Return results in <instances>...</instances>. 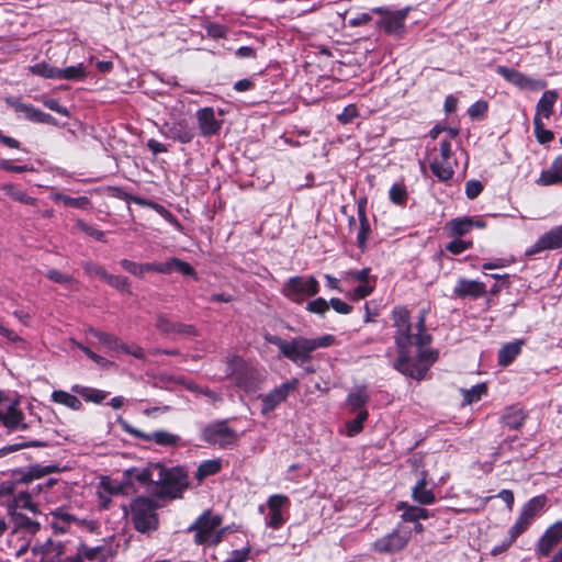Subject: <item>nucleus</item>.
Returning <instances> with one entry per match:
<instances>
[{"label": "nucleus", "instance_id": "nucleus-51", "mask_svg": "<svg viewBox=\"0 0 562 562\" xmlns=\"http://www.w3.org/2000/svg\"><path fill=\"white\" fill-rule=\"evenodd\" d=\"M7 103L13 108L16 112L24 113L25 117L31 120L33 119L34 114L36 113L37 109L33 108L31 104L22 103L16 98H8Z\"/></svg>", "mask_w": 562, "mask_h": 562}, {"label": "nucleus", "instance_id": "nucleus-15", "mask_svg": "<svg viewBox=\"0 0 562 562\" xmlns=\"http://www.w3.org/2000/svg\"><path fill=\"white\" fill-rule=\"evenodd\" d=\"M397 351L398 358L394 364L395 369L413 379L422 380L428 370V366H424L419 361L412 359L409 357V348H403Z\"/></svg>", "mask_w": 562, "mask_h": 562}, {"label": "nucleus", "instance_id": "nucleus-54", "mask_svg": "<svg viewBox=\"0 0 562 562\" xmlns=\"http://www.w3.org/2000/svg\"><path fill=\"white\" fill-rule=\"evenodd\" d=\"M328 310H329V303L323 297H317L313 301H310L306 305L307 312H310L312 314L319 315V316L325 315V313Z\"/></svg>", "mask_w": 562, "mask_h": 562}, {"label": "nucleus", "instance_id": "nucleus-61", "mask_svg": "<svg viewBox=\"0 0 562 562\" xmlns=\"http://www.w3.org/2000/svg\"><path fill=\"white\" fill-rule=\"evenodd\" d=\"M488 104L486 101L480 100L473 103L469 110L468 114L472 120L479 119L487 112Z\"/></svg>", "mask_w": 562, "mask_h": 562}, {"label": "nucleus", "instance_id": "nucleus-48", "mask_svg": "<svg viewBox=\"0 0 562 562\" xmlns=\"http://www.w3.org/2000/svg\"><path fill=\"white\" fill-rule=\"evenodd\" d=\"M533 132L540 144H547L554 137L553 133L544 127V123L541 117H533Z\"/></svg>", "mask_w": 562, "mask_h": 562}, {"label": "nucleus", "instance_id": "nucleus-4", "mask_svg": "<svg viewBox=\"0 0 562 562\" xmlns=\"http://www.w3.org/2000/svg\"><path fill=\"white\" fill-rule=\"evenodd\" d=\"M222 518L212 515L210 510L201 515L189 531H194V542L203 546H217L224 536L225 530L221 529Z\"/></svg>", "mask_w": 562, "mask_h": 562}, {"label": "nucleus", "instance_id": "nucleus-27", "mask_svg": "<svg viewBox=\"0 0 562 562\" xmlns=\"http://www.w3.org/2000/svg\"><path fill=\"white\" fill-rule=\"evenodd\" d=\"M557 99L558 93L555 91H546L537 103L535 117L549 119L553 113Z\"/></svg>", "mask_w": 562, "mask_h": 562}, {"label": "nucleus", "instance_id": "nucleus-63", "mask_svg": "<svg viewBox=\"0 0 562 562\" xmlns=\"http://www.w3.org/2000/svg\"><path fill=\"white\" fill-rule=\"evenodd\" d=\"M472 246L471 241H464L462 239H454L447 244L446 249L453 255H459Z\"/></svg>", "mask_w": 562, "mask_h": 562}, {"label": "nucleus", "instance_id": "nucleus-40", "mask_svg": "<svg viewBox=\"0 0 562 562\" xmlns=\"http://www.w3.org/2000/svg\"><path fill=\"white\" fill-rule=\"evenodd\" d=\"M0 189L12 198L15 201H19L24 204L34 205L36 203V199L27 195V193L21 189H19L13 183H3Z\"/></svg>", "mask_w": 562, "mask_h": 562}, {"label": "nucleus", "instance_id": "nucleus-37", "mask_svg": "<svg viewBox=\"0 0 562 562\" xmlns=\"http://www.w3.org/2000/svg\"><path fill=\"white\" fill-rule=\"evenodd\" d=\"M72 391L83 397L87 402H93L97 404L104 401L108 396V392L105 391L81 385H74Z\"/></svg>", "mask_w": 562, "mask_h": 562}, {"label": "nucleus", "instance_id": "nucleus-60", "mask_svg": "<svg viewBox=\"0 0 562 562\" xmlns=\"http://www.w3.org/2000/svg\"><path fill=\"white\" fill-rule=\"evenodd\" d=\"M120 265L128 273H131V274H133L135 277H138V278H143L144 277L142 263H138V262H135V261H132V260H128V259H122L120 261Z\"/></svg>", "mask_w": 562, "mask_h": 562}, {"label": "nucleus", "instance_id": "nucleus-44", "mask_svg": "<svg viewBox=\"0 0 562 562\" xmlns=\"http://www.w3.org/2000/svg\"><path fill=\"white\" fill-rule=\"evenodd\" d=\"M222 462L221 460H206L203 461L195 473V477L198 481H203L207 476L214 475L221 471Z\"/></svg>", "mask_w": 562, "mask_h": 562}, {"label": "nucleus", "instance_id": "nucleus-1", "mask_svg": "<svg viewBox=\"0 0 562 562\" xmlns=\"http://www.w3.org/2000/svg\"><path fill=\"white\" fill-rule=\"evenodd\" d=\"M267 342L278 347L280 353L296 364H304L312 360V353L321 348H328L336 344V337L326 334L315 338L304 336L293 337L291 340L282 339L276 335H266Z\"/></svg>", "mask_w": 562, "mask_h": 562}, {"label": "nucleus", "instance_id": "nucleus-26", "mask_svg": "<svg viewBox=\"0 0 562 562\" xmlns=\"http://www.w3.org/2000/svg\"><path fill=\"white\" fill-rule=\"evenodd\" d=\"M56 470L54 465H32L26 471H19L14 474L16 483H30L33 480L40 479L46 474H49Z\"/></svg>", "mask_w": 562, "mask_h": 562}, {"label": "nucleus", "instance_id": "nucleus-50", "mask_svg": "<svg viewBox=\"0 0 562 562\" xmlns=\"http://www.w3.org/2000/svg\"><path fill=\"white\" fill-rule=\"evenodd\" d=\"M7 103L13 108L16 112L24 113L25 117L31 120L33 119L34 114L36 113L37 109L33 108L31 104L22 103L16 98H8Z\"/></svg>", "mask_w": 562, "mask_h": 562}, {"label": "nucleus", "instance_id": "nucleus-12", "mask_svg": "<svg viewBox=\"0 0 562 562\" xmlns=\"http://www.w3.org/2000/svg\"><path fill=\"white\" fill-rule=\"evenodd\" d=\"M268 514L266 525L272 529H279L285 521L283 510L290 507V499L282 494L271 495L267 501Z\"/></svg>", "mask_w": 562, "mask_h": 562}, {"label": "nucleus", "instance_id": "nucleus-19", "mask_svg": "<svg viewBox=\"0 0 562 562\" xmlns=\"http://www.w3.org/2000/svg\"><path fill=\"white\" fill-rule=\"evenodd\" d=\"M156 327L160 333L166 334V335H170V334L184 335V336L196 335V329L193 325L171 322L165 315L157 316Z\"/></svg>", "mask_w": 562, "mask_h": 562}, {"label": "nucleus", "instance_id": "nucleus-11", "mask_svg": "<svg viewBox=\"0 0 562 562\" xmlns=\"http://www.w3.org/2000/svg\"><path fill=\"white\" fill-rule=\"evenodd\" d=\"M113 555V550L108 544L89 547L79 543L74 555L66 558V562H106Z\"/></svg>", "mask_w": 562, "mask_h": 562}, {"label": "nucleus", "instance_id": "nucleus-25", "mask_svg": "<svg viewBox=\"0 0 562 562\" xmlns=\"http://www.w3.org/2000/svg\"><path fill=\"white\" fill-rule=\"evenodd\" d=\"M23 419L24 415L16 404H11L3 413L2 424L9 431L24 430L27 428V424L23 423Z\"/></svg>", "mask_w": 562, "mask_h": 562}, {"label": "nucleus", "instance_id": "nucleus-35", "mask_svg": "<svg viewBox=\"0 0 562 562\" xmlns=\"http://www.w3.org/2000/svg\"><path fill=\"white\" fill-rule=\"evenodd\" d=\"M404 20H405V13L398 11L394 14H390V15L385 16L381 21V25L386 33L397 34L404 27Z\"/></svg>", "mask_w": 562, "mask_h": 562}, {"label": "nucleus", "instance_id": "nucleus-62", "mask_svg": "<svg viewBox=\"0 0 562 562\" xmlns=\"http://www.w3.org/2000/svg\"><path fill=\"white\" fill-rule=\"evenodd\" d=\"M482 191H483V184L479 180L472 179L465 183V194H467L468 199H470V200L477 198Z\"/></svg>", "mask_w": 562, "mask_h": 562}, {"label": "nucleus", "instance_id": "nucleus-53", "mask_svg": "<svg viewBox=\"0 0 562 562\" xmlns=\"http://www.w3.org/2000/svg\"><path fill=\"white\" fill-rule=\"evenodd\" d=\"M390 200L398 205H403L407 200V192L404 184L394 183L390 189Z\"/></svg>", "mask_w": 562, "mask_h": 562}, {"label": "nucleus", "instance_id": "nucleus-55", "mask_svg": "<svg viewBox=\"0 0 562 562\" xmlns=\"http://www.w3.org/2000/svg\"><path fill=\"white\" fill-rule=\"evenodd\" d=\"M486 393L485 384H476L472 386L470 390L464 392V401L467 403H473L480 401L482 395Z\"/></svg>", "mask_w": 562, "mask_h": 562}, {"label": "nucleus", "instance_id": "nucleus-41", "mask_svg": "<svg viewBox=\"0 0 562 562\" xmlns=\"http://www.w3.org/2000/svg\"><path fill=\"white\" fill-rule=\"evenodd\" d=\"M525 420L524 412L518 407H509L502 416V422L510 429H518Z\"/></svg>", "mask_w": 562, "mask_h": 562}, {"label": "nucleus", "instance_id": "nucleus-34", "mask_svg": "<svg viewBox=\"0 0 562 562\" xmlns=\"http://www.w3.org/2000/svg\"><path fill=\"white\" fill-rule=\"evenodd\" d=\"M398 508L403 509L402 518L405 521L417 522L419 519H427L430 517L429 512L423 507L401 503Z\"/></svg>", "mask_w": 562, "mask_h": 562}, {"label": "nucleus", "instance_id": "nucleus-45", "mask_svg": "<svg viewBox=\"0 0 562 562\" xmlns=\"http://www.w3.org/2000/svg\"><path fill=\"white\" fill-rule=\"evenodd\" d=\"M16 508L29 509L31 512H36V506L31 499V495L27 492H20L14 497L13 503L9 505L10 514L12 512H16Z\"/></svg>", "mask_w": 562, "mask_h": 562}, {"label": "nucleus", "instance_id": "nucleus-32", "mask_svg": "<svg viewBox=\"0 0 562 562\" xmlns=\"http://www.w3.org/2000/svg\"><path fill=\"white\" fill-rule=\"evenodd\" d=\"M89 333L110 350H122L124 342L117 336L94 328H89Z\"/></svg>", "mask_w": 562, "mask_h": 562}, {"label": "nucleus", "instance_id": "nucleus-46", "mask_svg": "<svg viewBox=\"0 0 562 562\" xmlns=\"http://www.w3.org/2000/svg\"><path fill=\"white\" fill-rule=\"evenodd\" d=\"M29 70L36 76L49 79H58V68L53 67L49 64L42 61L30 66Z\"/></svg>", "mask_w": 562, "mask_h": 562}, {"label": "nucleus", "instance_id": "nucleus-57", "mask_svg": "<svg viewBox=\"0 0 562 562\" xmlns=\"http://www.w3.org/2000/svg\"><path fill=\"white\" fill-rule=\"evenodd\" d=\"M204 29L206 35L212 38H224L227 34V27L218 23H207Z\"/></svg>", "mask_w": 562, "mask_h": 562}, {"label": "nucleus", "instance_id": "nucleus-20", "mask_svg": "<svg viewBox=\"0 0 562 562\" xmlns=\"http://www.w3.org/2000/svg\"><path fill=\"white\" fill-rule=\"evenodd\" d=\"M486 293V286L483 282L476 280L459 279L454 289L453 294L457 297H472L477 299Z\"/></svg>", "mask_w": 562, "mask_h": 562}, {"label": "nucleus", "instance_id": "nucleus-9", "mask_svg": "<svg viewBox=\"0 0 562 562\" xmlns=\"http://www.w3.org/2000/svg\"><path fill=\"white\" fill-rule=\"evenodd\" d=\"M496 72L502 76L506 81L518 87L531 91H538L546 88V81L526 76L525 74L506 66L498 65Z\"/></svg>", "mask_w": 562, "mask_h": 562}, {"label": "nucleus", "instance_id": "nucleus-43", "mask_svg": "<svg viewBox=\"0 0 562 562\" xmlns=\"http://www.w3.org/2000/svg\"><path fill=\"white\" fill-rule=\"evenodd\" d=\"M55 202H63L65 206L85 210L90 205V200L87 196L72 198L63 193H55L52 195Z\"/></svg>", "mask_w": 562, "mask_h": 562}, {"label": "nucleus", "instance_id": "nucleus-8", "mask_svg": "<svg viewBox=\"0 0 562 562\" xmlns=\"http://www.w3.org/2000/svg\"><path fill=\"white\" fill-rule=\"evenodd\" d=\"M119 422L122 428L134 436L135 438L145 440V441H154L155 443L162 447H176L179 445L180 437L178 435L171 434L167 430H156L150 434H146L142 430L133 428L126 420L119 418Z\"/></svg>", "mask_w": 562, "mask_h": 562}, {"label": "nucleus", "instance_id": "nucleus-36", "mask_svg": "<svg viewBox=\"0 0 562 562\" xmlns=\"http://www.w3.org/2000/svg\"><path fill=\"white\" fill-rule=\"evenodd\" d=\"M369 393L364 386L357 389L347 396V404L352 412L364 409V405L369 402Z\"/></svg>", "mask_w": 562, "mask_h": 562}, {"label": "nucleus", "instance_id": "nucleus-2", "mask_svg": "<svg viewBox=\"0 0 562 562\" xmlns=\"http://www.w3.org/2000/svg\"><path fill=\"white\" fill-rule=\"evenodd\" d=\"M393 325L396 328L395 344L397 350L411 348L413 344L424 347L430 342V335L426 333V311L422 310L416 324L417 333L412 334L411 315L407 308L396 306L392 312Z\"/></svg>", "mask_w": 562, "mask_h": 562}, {"label": "nucleus", "instance_id": "nucleus-47", "mask_svg": "<svg viewBox=\"0 0 562 562\" xmlns=\"http://www.w3.org/2000/svg\"><path fill=\"white\" fill-rule=\"evenodd\" d=\"M368 411L361 409L357 413V416L355 419L349 420L346 423L347 427V434L348 436L352 437L357 434H359L363 428V423L368 419Z\"/></svg>", "mask_w": 562, "mask_h": 562}, {"label": "nucleus", "instance_id": "nucleus-30", "mask_svg": "<svg viewBox=\"0 0 562 562\" xmlns=\"http://www.w3.org/2000/svg\"><path fill=\"white\" fill-rule=\"evenodd\" d=\"M11 517L16 530L25 531L29 535H35L41 528L40 522L32 520L22 513L12 512Z\"/></svg>", "mask_w": 562, "mask_h": 562}, {"label": "nucleus", "instance_id": "nucleus-10", "mask_svg": "<svg viewBox=\"0 0 562 562\" xmlns=\"http://www.w3.org/2000/svg\"><path fill=\"white\" fill-rule=\"evenodd\" d=\"M203 438L211 445L226 448L237 440V434L225 422H218L204 428Z\"/></svg>", "mask_w": 562, "mask_h": 562}, {"label": "nucleus", "instance_id": "nucleus-52", "mask_svg": "<svg viewBox=\"0 0 562 562\" xmlns=\"http://www.w3.org/2000/svg\"><path fill=\"white\" fill-rule=\"evenodd\" d=\"M530 524L531 521L520 514L516 522L509 529V537H512V541H515L521 533H524Z\"/></svg>", "mask_w": 562, "mask_h": 562}, {"label": "nucleus", "instance_id": "nucleus-5", "mask_svg": "<svg viewBox=\"0 0 562 562\" xmlns=\"http://www.w3.org/2000/svg\"><path fill=\"white\" fill-rule=\"evenodd\" d=\"M157 485H161L160 497L180 498L182 492L189 486L187 473L181 468L166 469L161 465V473L158 472Z\"/></svg>", "mask_w": 562, "mask_h": 562}, {"label": "nucleus", "instance_id": "nucleus-7", "mask_svg": "<svg viewBox=\"0 0 562 562\" xmlns=\"http://www.w3.org/2000/svg\"><path fill=\"white\" fill-rule=\"evenodd\" d=\"M297 386L299 380L293 378L274 387L268 394L260 395L261 414L268 415L269 413L273 412L280 404L286 401L290 393L295 391Z\"/></svg>", "mask_w": 562, "mask_h": 562}, {"label": "nucleus", "instance_id": "nucleus-29", "mask_svg": "<svg viewBox=\"0 0 562 562\" xmlns=\"http://www.w3.org/2000/svg\"><path fill=\"white\" fill-rule=\"evenodd\" d=\"M474 227V221L470 216L457 217L446 224V229L451 236H463Z\"/></svg>", "mask_w": 562, "mask_h": 562}, {"label": "nucleus", "instance_id": "nucleus-13", "mask_svg": "<svg viewBox=\"0 0 562 562\" xmlns=\"http://www.w3.org/2000/svg\"><path fill=\"white\" fill-rule=\"evenodd\" d=\"M559 248H562V225L555 226L542 234L533 245L526 249L525 255L533 257L539 252Z\"/></svg>", "mask_w": 562, "mask_h": 562}, {"label": "nucleus", "instance_id": "nucleus-56", "mask_svg": "<svg viewBox=\"0 0 562 562\" xmlns=\"http://www.w3.org/2000/svg\"><path fill=\"white\" fill-rule=\"evenodd\" d=\"M83 270L87 274H89L91 277H98L103 281L105 280V278L108 276V272L105 271V269L102 266L94 263L92 261H86L83 263Z\"/></svg>", "mask_w": 562, "mask_h": 562}, {"label": "nucleus", "instance_id": "nucleus-22", "mask_svg": "<svg viewBox=\"0 0 562 562\" xmlns=\"http://www.w3.org/2000/svg\"><path fill=\"white\" fill-rule=\"evenodd\" d=\"M525 339H515L514 341H509L504 344L497 353V362L501 367L509 366L521 352L522 347L525 346Z\"/></svg>", "mask_w": 562, "mask_h": 562}, {"label": "nucleus", "instance_id": "nucleus-31", "mask_svg": "<svg viewBox=\"0 0 562 562\" xmlns=\"http://www.w3.org/2000/svg\"><path fill=\"white\" fill-rule=\"evenodd\" d=\"M358 216L360 221V228L357 235V243L359 248L364 250L371 228L366 214V206L361 203L358 205Z\"/></svg>", "mask_w": 562, "mask_h": 562}, {"label": "nucleus", "instance_id": "nucleus-23", "mask_svg": "<svg viewBox=\"0 0 562 562\" xmlns=\"http://www.w3.org/2000/svg\"><path fill=\"white\" fill-rule=\"evenodd\" d=\"M412 497L420 505H431L436 502L434 490L428 487V482L424 472L422 473V477L412 487Z\"/></svg>", "mask_w": 562, "mask_h": 562}, {"label": "nucleus", "instance_id": "nucleus-42", "mask_svg": "<svg viewBox=\"0 0 562 562\" xmlns=\"http://www.w3.org/2000/svg\"><path fill=\"white\" fill-rule=\"evenodd\" d=\"M52 401L67 406L74 411H79L82 406L80 400L76 395L60 390L54 391L52 393Z\"/></svg>", "mask_w": 562, "mask_h": 562}, {"label": "nucleus", "instance_id": "nucleus-33", "mask_svg": "<svg viewBox=\"0 0 562 562\" xmlns=\"http://www.w3.org/2000/svg\"><path fill=\"white\" fill-rule=\"evenodd\" d=\"M546 503L547 497L544 495L535 496L524 505L521 514L532 521L541 513Z\"/></svg>", "mask_w": 562, "mask_h": 562}, {"label": "nucleus", "instance_id": "nucleus-18", "mask_svg": "<svg viewBox=\"0 0 562 562\" xmlns=\"http://www.w3.org/2000/svg\"><path fill=\"white\" fill-rule=\"evenodd\" d=\"M196 120L200 134L204 137H210L220 133L222 128V121H220L213 108L206 106L196 111Z\"/></svg>", "mask_w": 562, "mask_h": 562}, {"label": "nucleus", "instance_id": "nucleus-3", "mask_svg": "<svg viewBox=\"0 0 562 562\" xmlns=\"http://www.w3.org/2000/svg\"><path fill=\"white\" fill-rule=\"evenodd\" d=\"M158 504L145 496H138L130 504V515L134 528L140 533H148L158 528Z\"/></svg>", "mask_w": 562, "mask_h": 562}, {"label": "nucleus", "instance_id": "nucleus-16", "mask_svg": "<svg viewBox=\"0 0 562 562\" xmlns=\"http://www.w3.org/2000/svg\"><path fill=\"white\" fill-rule=\"evenodd\" d=\"M562 541V521L551 525L540 537L536 544V552L540 557H548Z\"/></svg>", "mask_w": 562, "mask_h": 562}, {"label": "nucleus", "instance_id": "nucleus-28", "mask_svg": "<svg viewBox=\"0 0 562 562\" xmlns=\"http://www.w3.org/2000/svg\"><path fill=\"white\" fill-rule=\"evenodd\" d=\"M66 552L67 549L65 544L48 540L44 546V558L42 562H46V559H50L49 562H66V558L69 557L66 555Z\"/></svg>", "mask_w": 562, "mask_h": 562}, {"label": "nucleus", "instance_id": "nucleus-24", "mask_svg": "<svg viewBox=\"0 0 562 562\" xmlns=\"http://www.w3.org/2000/svg\"><path fill=\"white\" fill-rule=\"evenodd\" d=\"M167 135L173 140L187 144L193 139L194 132L186 120H180L168 126Z\"/></svg>", "mask_w": 562, "mask_h": 562}, {"label": "nucleus", "instance_id": "nucleus-14", "mask_svg": "<svg viewBox=\"0 0 562 562\" xmlns=\"http://www.w3.org/2000/svg\"><path fill=\"white\" fill-rule=\"evenodd\" d=\"M158 472L161 473V464L155 463L144 468H130L124 471L123 477L124 483L133 485L134 482H138L142 485L156 484Z\"/></svg>", "mask_w": 562, "mask_h": 562}, {"label": "nucleus", "instance_id": "nucleus-64", "mask_svg": "<svg viewBox=\"0 0 562 562\" xmlns=\"http://www.w3.org/2000/svg\"><path fill=\"white\" fill-rule=\"evenodd\" d=\"M250 553L249 548L233 550L224 562H246Z\"/></svg>", "mask_w": 562, "mask_h": 562}, {"label": "nucleus", "instance_id": "nucleus-21", "mask_svg": "<svg viewBox=\"0 0 562 562\" xmlns=\"http://www.w3.org/2000/svg\"><path fill=\"white\" fill-rule=\"evenodd\" d=\"M536 182L542 187L562 184V155L558 156L551 166L540 173Z\"/></svg>", "mask_w": 562, "mask_h": 562}, {"label": "nucleus", "instance_id": "nucleus-38", "mask_svg": "<svg viewBox=\"0 0 562 562\" xmlns=\"http://www.w3.org/2000/svg\"><path fill=\"white\" fill-rule=\"evenodd\" d=\"M429 167L434 176L443 182L450 180L454 175V170L449 160L443 161L442 159H435L430 162Z\"/></svg>", "mask_w": 562, "mask_h": 562}, {"label": "nucleus", "instance_id": "nucleus-59", "mask_svg": "<svg viewBox=\"0 0 562 562\" xmlns=\"http://www.w3.org/2000/svg\"><path fill=\"white\" fill-rule=\"evenodd\" d=\"M244 366V361L241 358L237 356H233L228 358L227 360V368H226V375L235 378L237 381H239L238 376V369Z\"/></svg>", "mask_w": 562, "mask_h": 562}, {"label": "nucleus", "instance_id": "nucleus-17", "mask_svg": "<svg viewBox=\"0 0 562 562\" xmlns=\"http://www.w3.org/2000/svg\"><path fill=\"white\" fill-rule=\"evenodd\" d=\"M409 540V532H400L394 530L386 536L378 539L373 543L375 551L380 553H393L402 550Z\"/></svg>", "mask_w": 562, "mask_h": 562}, {"label": "nucleus", "instance_id": "nucleus-49", "mask_svg": "<svg viewBox=\"0 0 562 562\" xmlns=\"http://www.w3.org/2000/svg\"><path fill=\"white\" fill-rule=\"evenodd\" d=\"M104 282H106L112 288H115L116 290L131 293L130 280H128V278H126L124 276H116V274L108 273Z\"/></svg>", "mask_w": 562, "mask_h": 562}, {"label": "nucleus", "instance_id": "nucleus-6", "mask_svg": "<svg viewBox=\"0 0 562 562\" xmlns=\"http://www.w3.org/2000/svg\"><path fill=\"white\" fill-rule=\"evenodd\" d=\"M319 292V283L315 277H291L284 284L282 293L296 304H302L307 296H315Z\"/></svg>", "mask_w": 562, "mask_h": 562}, {"label": "nucleus", "instance_id": "nucleus-39", "mask_svg": "<svg viewBox=\"0 0 562 562\" xmlns=\"http://www.w3.org/2000/svg\"><path fill=\"white\" fill-rule=\"evenodd\" d=\"M87 77V69L83 64L58 68V80L81 81Z\"/></svg>", "mask_w": 562, "mask_h": 562}, {"label": "nucleus", "instance_id": "nucleus-58", "mask_svg": "<svg viewBox=\"0 0 562 562\" xmlns=\"http://www.w3.org/2000/svg\"><path fill=\"white\" fill-rule=\"evenodd\" d=\"M77 227L82 231L83 233H86L87 235L91 236V237H94L97 240L99 241H102L104 243L105 241V234L102 232V231H99L90 225H88L87 223H85L83 221L79 220L77 221Z\"/></svg>", "mask_w": 562, "mask_h": 562}]
</instances>
